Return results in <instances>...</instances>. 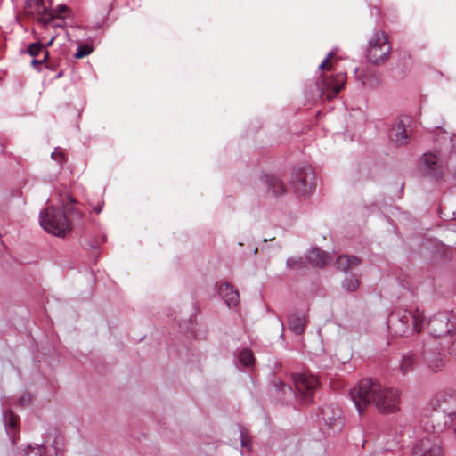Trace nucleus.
Here are the masks:
<instances>
[{
  "instance_id": "obj_2",
  "label": "nucleus",
  "mask_w": 456,
  "mask_h": 456,
  "mask_svg": "<svg viewBox=\"0 0 456 456\" xmlns=\"http://www.w3.org/2000/svg\"><path fill=\"white\" fill-rule=\"evenodd\" d=\"M432 411L427 412L421 419L418 430V440L412 448V456H443L441 441L438 434L448 425L451 417L445 409H435L431 402Z\"/></svg>"
},
{
  "instance_id": "obj_15",
  "label": "nucleus",
  "mask_w": 456,
  "mask_h": 456,
  "mask_svg": "<svg viewBox=\"0 0 456 456\" xmlns=\"http://www.w3.org/2000/svg\"><path fill=\"white\" fill-rule=\"evenodd\" d=\"M261 182L271 191L273 195H280L284 191L282 182L273 175H265L261 177Z\"/></svg>"
},
{
  "instance_id": "obj_36",
  "label": "nucleus",
  "mask_w": 456,
  "mask_h": 456,
  "mask_svg": "<svg viewBox=\"0 0 456 456\" xmlns=\"http://www.w3.org/2000/svg\"><path fill=\"white\" fill-rule=\"evenodd\" d=\"M94 211H95L97 214H99V213L102 211V208H101V207L96 208H94Z\"/></svg>"
},
{
  "instance_id": "obj_18",
  "label": "nucleus",
  "mask_w": 456,
  "mask_h": 456,
  "mask_svg": "<svg viewBox=\"0 0 456 456\" xmlns=\"http://www.w3.org/2000/svg\"><path fill=\"white\" fill-rule=\"evenodd\" d=\"M4 422L9 436L14 440L17 432L19 417L11 411H6L4 414Z\"/></svg>"
},
{
  "instance_id": "obj_38",
  "label": "nucleus",
  "mask_w": 456,
  "mask_h": 456,
  "mask_svg": "<svg viewBox=\"0 0 456 456\" xmlns=\"http://www.w3.org/2000/svg\"><path fill=\"white\" fill-rule=\"evenodd\" d=\"M111 9H112V5H111V4H110V5H109V7H108V9H107V12L109 13V12L111 11Z\"/></svg>"
},
{
  "instance_id": "obj_19",
  "label": "nucleus",
  "mask_w": 456,
  "mask_h": 456,
  "mask_svg": "<svg viewBox=\"0 0 456 456\" xmlns=\"http://www.w3.org/2000/svg\"><path fill=\"white\" fill-rule=\"evenodd\" d=\"M416 354L411 351L403 354L399 365V370L403 375H405L407 372L413 369L416 362Z\"/></svg>"
},
{
  "instance_id": "obj_17",
  "label": "nucleus",
  "mask_w": 456,
  "mask_h": 456,
  "mask_svg": "<svg viewBox=\"0 0 456 456\" xmlns=\"http://www.w3.org/2000/svg\"><path fill=\"white\" fill-rule=\"evenodd\" d=\"M360 263V258L348 255L339 256L336 262L338 269L343 272H347L357 267Z\"/></svg>"
},
{
  "instance_id": "obj_21",
  "label": "nucleus",
  "mask_w": 456,
  "mask_h": 456,
  "mask_svg": "<svg viewBox=\"0 0 456 456\" xmlns=\"http://www.w3.org/2000/svg\"><path fill=\"white\" fill-rule=\"evenodd\" d=\"M342 288L348 291V292H354L357 290L360 285V281L357 278H355L353 275L346 276L343 281H342Z\"/></svg>"
},
{
  "instance_id": "obj_25",
  "label": "nucleus",
  "mask_w": 456,
  "mask_h": 456,
  "mask_svg": "<svg viewBox=\"0 0 456 456\" xmlns=\"http://www.w3.org/2000/svg\"><path fill=\"white\" fill-rule=\"evenodd\" d=\"M93 52V47L89 45H79L77 48V52L75 53V57L77 59H82L87 55H89Z\"/></svg>"
},
{
  "instance_id": "obj_37",
  "label": "nucleus",
  "mask_w": 456,
  "mask_h": 456,
  "mask_svg": "<svg viewBox=\"0 0 456 456\" xmlns=\"http://www.w3.org/2000/svg\"><path fill=\"white\" fill-rule=\"evenodd\" d=\"M53 40H54V37H53V38H52V39H51V40L46 44V46L51 45L53 44Z\"/></svg>"
},
{
  "instance_id": "obj_4",
  "label": "nucleus",
  "mask_w": 456,
  "mask_h": 456,
  "mask_svg": "<svg viewBox=\"0 0 456 456\" xmlns=\"http://www.w3.org/2000/svg\"><path fill=\"white\" fill-rule=\"evenodd\" d=\"M40 225L46 232L58 237H64L71 230V224L64 211L54 207L41 211Z\"/></svg>"
},
{
  "instance_id": "obj_10",
  "label": "nucleus",
  "mask_w": 456,
  "mask_h": 456,
  "mask_svg": "<svg viewBox=\"0 0 456 456\" xmlns=\"http://www.w3.org/2000/svg\"><path fill=\"white\" fill-rule=\"evenodd\" d=\"M295 191L301 194L310 193L314 188V175L311 167L299 169L291 180Z\"/></svg>"
},
{
  "instance_id": "obj_12",
  "label": "nucleus",
  "mask_w": 456,
  "mask_h": 456,
  "mask_svg": "<svg viewBox=\"0 0 456 456\" xmlns=\"http://www.w3.org/2000/svg\"><path fill=\"white\" fill-rule=\"evenodd\" d=\"M346 83V74L345 73H338L333 77H331L323 87H322L321 94H324L325 90H331V92L327 94L328 98L335 97L340 90L343 88Z\"/></svg>"
},
{
  "instance_id": "obj_22",
  "label": "nucleus",
  "mask_w": 456,
  "mask_h": 456,
  "mask_svg": "<svg viewBox=\"0 0 456 456\" xmlns=\"http://www.w3.org/2000/svg\"><path fill=\"white\" fill-rule=\"evenodd\" d=\"M239 362L246 368H249L254 364V356L249 349H243L239 354Z\"/></svg>"
},
{
  "instance_id": "obj_29",
  "label": "nucleus",
  "mask_w": 456,
  "mask_h": 456,
  "mask_svg": "<svg viewBox=\"0 0 456 456\" xmlns=\"http://www.w3.org/2000/svg\"><path fill=\"white\" fill-rule=\"evenodd\" d=\"M240 436L241 446L249 449L251 446V442L250 439L248 437L247 434L243 430H240Z\"/></svg>"
},
{
  "instance_id": "obj_35",
  "label": "nucleus",
  "mask_w": 456,
  "mask_h": 456,
  "mask_svg": "<svg viewBox=\"0 0 456 456\" xmlns=\"http://www.w3.org/2000/svg\"><path fill=\"white\" fill-rule=\"evenodd\" d=\"M276 387H277V388H278L280 391H281V392H283V393H285V390H286V389H288L289 391H290L289 387L286 386V385H285L284 383H282V382H280V383H279V385H277Z\"/></svg>"
},
{
  "instance_id": "obj_27",
  "label": "nucleus",
  "mask_w": 456,
  "mask_h": 456,
  "mask_svg": "<svg viewBox=\"0 0 456 456\" xmlns=\"http://www.w3.org/2000/svg\"><path fill=\"white\" fill-rule=\"evenodd\" d=\"M61 201H62L63 207L66 208V210L69 214H72L75 211L74 208H72V207L69 208L68 207V203H70L72 205V204H75L77 202L76 200L72 196L67 195L66 199L65 200L64 199L61 200Z\"/></svg>"
},
{
  "instance_id": "obj_3",
  "label": "nucleus",
  "mask_w": 456,
  "mask_h": 456,
  "mask_svg": "<svg viewBox=\"0 0 456 456\" xmlns=\"http://www.w3.org/2000/svg\"><path fill=\"white\" fill-rule=\"evenodd\" d=\"M427 329L431 337L440 339V349L449 351L456 333V313L451 310L435 314L428 321Z\"/></svg>"
},
{
  "instance_id": "obj_32",
  "label": "nucleus",
  "mask_w": 456,
  "mask_h": 456,
  "mask_svg": "<svg viewBox=\"0 0 456 456\" xmlns=\"http://www.w3.org/2000/svg\"><path fill=\"white\" fill-rule=\"evenodd\" d=\"M51 156L53 159L59 161L60 163L64 161V156H63L62 152L58 151V149H55V151L52 153Z\"/></svg>"
},
{
  "instance_id": "obj_13",
  "label": "nucleus",
  "mask_w": 456,
  "mask_h": 456,
  "mask_svg": "<svg viewBox=\"0 0 456 456\" xmlns=\"http://www.w3.org/2000/svg\"><path fill=\"white\" fill-rule=\"evenodd\" d=\"M219 294L229 307L238 305L240 301L239 292L231 283L225 282L221 284Z\"/></svg>"
},
{
  "instance_id": "obj_20",
  "label": "nucleus",
  "mask_w": 456,
  "mask_h": 456,
  "mask_svg": "<svg viewBox=\"0 0 456 456\" xmlns=\"http://www.w3.org/2000/svg\"><path fill=\"white\" fill-rule=\"evenodd\" d=\"M322 419L330 428H334L338 424L340 425L339 411L334 412L330 407L322 409Z\"/></svg>"
},
{
  "instance_id": "obj_39",
  "label": "nucleus",
  "mask_w": 456,
  "mask_h": 456,
  "mask_svg": "<svg viewBox=\"0 0 456 456\" xmlns=\"http://www.w3.org/2000/svg\"><path fill=\"white\" fill-rule=\"evenodd\" d=\"M77 216H78V217H81V216H82V215H81V213H80V212H77Z\"/></svg>"
},
{
  "instance_id": "obj_24",
  "label": "nucleus",
  "mask_w": 456,
  "mask_h": 456,
  "mask_svg": "<svg viewBox=\"0 0 456 456\" xmlns=\"http://www.w3.org/2000/svg\"><path fill=\"white\" fill-rule=\"evenodd\" d=\"M287 267L291 270H298L305 266V263L302 257H289L287 260Z\"/></svg>"
},
{
  "instance_id": "obj_26",
  "label": "nucleus",
  "mask_w": 456,
  "mask_h": 456,
  "mask_svg": "<svg viewBox=\"0 0 456 456\" xmlns=\"http://www.w3.org/2000/svg\"><path fill=\"white\" fill-rule=\"evenodd\" d=\"M48 56H49V53L48 52H45V55L42 56V58H38V59H33L32 61H31V65L37 69L38 71L41 70V68L40 66L46 61V60L48 59Z\"/></svg>"
},
{
  "instance_id": "obj_31",
  "label": "nucleus",
  "mask_w": 456,
  "mask_h": 456,
  "mask_svg": "<svg viewBox=\"0 0 456 456\" xmlns=\"http://www.w3.org/2000/svg\"><path fill=\"white\" fill-rule=\"evenodd\" d=\"M31 395L29 394H24L19 399V404L20 406H25L31 402Z\"/></svg>"
},
{
  "instance_id": "obj_5",
  "label": "nucleus",
  "mask_w": 456,
  "mask_h": 456,
  "mask_svg": "<svg viewBox=\"0 0 456 456\" xmlns=\"http://www.w3.org/2000/svg\"><path fill=\"white\" fill-rule=\"evenodd\" d=\"M396 316V321H394V315H391L388 322L394 326L395 333L399 336H405L413 331L419 333L424 328L425 317L423 312L418 308L403 310Z\"/></svg>"
},
{
  "instance_id": "obj_23",
  "label": "nucleus",
  "mask_w": 456,
  "mask_h": 456,
  "mask_svg": "<svg viewBox=\"0 0 456 456\" xmlns=\"http://www.w3.org/2000/svg\"><path fill=\"white\" fill-rule=\"evenodd\" d=\"M28 52L31 56H33L35 58H39L41 55L42 56L45 55V52H48V51L45 49V46L44 45L37 42V43L31 44L28 46Z\"/></svg>"
},
{
  "instance_id": "obj_7",
  "label": "nucleus",
  "mask_w": 456,
  "mask_h": 456,
  "mask_svg": "<svg viewBox=\"0 0 456 456\" xmlns=\"http://www.w3.org/2000/svg\"><path fill=\"white\" fill-rule=\"evenodd\" d=\"M447 166L446 158L437 151H428L420 159V170L425 176L435 181L443 178L445 167Z\"/></svg>"
},
{
  "instance_id": "obj_9",
  "label": "nucleus",
  "mask_w": 456,
  "mask_h": 456,
  "mask_svg": "<svg viewBox=\"0 0 456 456\" xmlns=\"http://www.w3.org/2000/svg\"><path fill=\"white\" fill-rule=\"evenodd\" d=\"M411 119L408 117L401 118L394 123L389 130V140L395 146H404L410 142Z\"/></svg>"
},
{
  "instance_id": "obj_30",
  "label": "nucleus",
  "mask_w": 456,
  "mask_h": 456,
  "mask_svg": "<svg viewBox=\"0 0 456 456\" xmlns=\"http://www.w3.org/2000/svg\"><path fill=\"white\" fill-rule=\"evenodd\" d=\"M43 447H28L26 452V456H41L42 455Z\"/></svg>"
},
{
  "instance_id": "obj_11",
  "label": "nucleus",
  "mask_w": 456,
  "mask_h": 456,
  "mask_svg": "<svg viewBox=\"0 0 456 456\" xmlns=\"http://www.w3.org/2000/svg\"><path fill=\"white\" fill-rule=\"evenodd\" d=\"M432 346L430 343H428L424 346L422 356L425 362L428 364V368L434 371L440 370L444 366V361L442 357V353L440 349V345L438 344L437 352H433L431 349Z\"/></svg>"
},
{
  "instance_id": "obj_16",
  "label": "nucleus",
  "mask_w": 456,
  "mask_h": 456,
  "mask_svg": "<svg viewBox=\"0 0 456 456\" xmlns=\"http://www.w3.org/2000/svg\"><path fill=\"white\" fill-rule=\"evenodd\" d=\"M289 328L297 335H300L305 330V317L303 313H294L289 316Z\"/></svg>"
},
{
  "instance_id": "obj_28",
  "label": "nucleus",
  "mask_w": 456,
  "mask_h": 456,
  "mask_svg": "<svg viewBox=\"0 0 456 456\" xmlns=\"http://www.w3.org/2000/svg\"><path fill=\"white\" fill-rule=\"evenodd\" d=\"M68 9V6L65 4L58 5V7L53 11V13H51V18L53 19L59 17L61 14L65 13Z\"/></svg>"
},
{
  "instance_id": "obj_6",
  "label": "nucleus",
  "mask_w": 456,
  "mask_h": 456,
  "mask_svg": "<svg viewBox=\"0 0 456 456\" xmlns=\"http://www.w3.org/2000/svg\"><path fill=\"white\" fill-rule=\"evenodd\" d=\"M391 49L387 35L378 31L369 41L366 57L370 63L380 65L389 58Z\"/></svg>"
},
{
  "instance_id": "obj_1",
  "label": "nucleus",
  "mask_w": 456,
  "mask_h": 456,
  "mask_svg": "<svg viewBox=\"0 0 456 456\" xmlns=\"http://www.w3.org/2000/svg\"><path fill=\"white\" fill-rule=\"evenodd\" d=\"M350 395L360 414L371 403L384 414L395 413L400 410L399 391L371 379H362L350 391Z\"/></svg>"
},
{
  "instance_id": "obj_33",
  "label": "nucleus",
  "mask_w": 456,
  "mask_h": 456,
  "mask_svg": "<svg viewBox=\"0 0 456 456\" xmlns=\"http://www.w3.org/2000/svg\"><path fill=\"white\" fill-rule=\"evenodd\" d=\"M332 56V53H329V54L327 55V57L322 61V63L320 64L319 66V69H326L327 65H328V62L330 61V59L331 58Z\"/></svg>"
},
{
  "instance_id": "obj_34",
  "label": "nucleus",
  "mask_w": 456,
  "mask_h": 456,
  "mask_svg": "<svg viewBox=\"0 0 456 456\" xmlns=\"http://www.w3.org/2000/svg\"><path fill=\"white\" fill-rule=\"evenodd\" d=\"M449 354L456 356V332L454 339L452 341V346H449Z\"/></svg>"
},
{
  "instance_id": "obj_8",
  "label": "nucleus",
  "mask_w": 456,
  "mask_h": 456,
  "mask_svg": "<svg viewBox=\"0 0 456 456\" xmlns=\"http://www.w3.org/2000/svg\"><path fill=\"white\" fill-rule=\"evenodd\" d=\"M295 387L305 403L312 401V397L319 387L316 376L308 372L297 373L293 376Z\"/></svg>"
},
{
  "instance_id": "obj_14",
  "label": "nucleus",
  "mask_w": 456,
  "mask_h": 456,
  "mask_svg": "<svg viewBox=\"0 0 456 456\" xmlns=\"http://www.w3.org/2000/svg\"><path fill=\"white\" fill-rule=\"evenodd\" d=\"M307 260L314 266L323 267L331 258L325 251L318 248H314L309 250Z\"/></svg>"
}]
</instances>
